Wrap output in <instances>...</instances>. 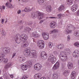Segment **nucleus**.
I'll return each instance as SVG.
<instances>
[{
  "instance_id": "1",
  "label": "nucleus",
  "mask_w": 79,
  "mask_h": 79,
  "mask_svg": "<svg viewBox=\"0 0 79 79\" xmlns=\"http://www.w3.org/2000/svg\"><path fill=\"white\" fill-rule=\"evenodd\" d=\"M28 38L27 35L24 34L16 35L15 37V41L17 44H19L21 42V40L23 42H26Z\"/></svg>"
},
{
  "instance_id": "2",
  "label": "nucleus",
  "mask_w": 79,
  "mask_h": 79,
  "mask_svg": "<svg viewBox=\"0 0 79 79\" xmlns=\"http://www.w3.org/2000/svg\"><path fill=\"white\" fill-rule=\"evenodd\" d=\"M30 51L29 48H26L25 49L24 53L27 56H29L31 58H35L37 57V54L35 52V51L33 50Z\"/></svg>"
},
{
  "instance_id": "3",
  "label": "nucleus",
  "mask_w": 79,
  "mask_h": 79,
  "mask_svg": "<svg viewBox=\"0 0 79 79\" xmlns=\"http://www.w3.org/2000/svg\"><path fill=\"white\" fill-rule=\"evenodd\" d=\"M65 53L69 54L70 53V50L67 48L64 50V52L63 51L60 52L59 58L62 61H65L66 59H67V54Z\"/></svg>"
},
{
  "instance_id": "4",
  "label": "nucleus",
  "mask_w": 79,
  "mask_h": 79,
  "mask_svg": "<svg viewBox=\"0 0 79 79\" xmlns=\"http://www.w3.org/2000/svg\"><path fill=\"white\" fill-rule=\"evenodd\" d=\"M31 16L33 18H35L36 17H38L39 19H41L44 18V14L37 11L36 12H33L31 13Z\"/></svg>"
},
{
  "instance_id": "5",
  "label": "nucleus",
  "mask_w": 79,
  "mask_h": 79,
  "mask_svg": "<svg viewBox=\"0 0 79 79\" xmlns=\"http://www.w3.org/2000/svg\"><path fill=\"white\" fill-rule=\"evenodd\" d=\"M37 45L39 48L40 49H43L44 48L45 45L44 42L42 40H40L37 42Z\"/></svg>"
},
{
  "instance_id": "6",
  "label": "nucleus",
  "mask_w": 79,
  "mask_h": 79,
  "mask_svg": "<svg viewBox=\"0 0 79 79\" xmlns=\"http://www.w3.org/2000/svg\"><path fill=\"white\" fill-rule=\"evenodd\" d=\"M2 56H0V63L2 61H4L5 63H7L8 62V59L6 58L5 59L4 56H5V54L3 53H1Z\"/></svg>"
},
{
  "instance_id": "7",
  "label": "nucleus",
  "mask_w": 79,
  "mask_h": 79,
  "mask_svg": "<svg viewBox=\"0 0 79 79\" xmlns=\"http://www.w3.org/2000/svg\"><path fill=\"white\" fill-rule=\"evenodd\" d=\"M35 69L39 71L42 68V65L40 64H37L34 65Z\"/></svg>"
},
{
  "instance_id": "8",
  "label": "nucleus",
  "mask_w": 79,
  "mask_h": 79,
  "mask_svg": "<svg viewBox=\"0 0 79 79\" xmlns=\"http://www.w3.org/2000/svg\"><path fill=\"white\" fill-rule=\"evenodd\" d=\"M42 35L45 40H47L49 39V33L45 32L42 33Z\"/></svg>"
},
{
  "instance_id": "9",
  "label": "nucleus",
  "mask_w": 79,
  "mask_h": 79,
  "mask_svg": "<svg viewBox=\"0 0 79 79\" xmlns=\"http://www.w3.org/2000/svg\"><path fill=\"white\" fill-rule=\"evenodd\" d=\"M41 56L43 60H46L48 57L47 54L45 53V52H42L41 54Z\"/></svg>"
},
{
  "instance_id": "10",
  "label": "nucleus",
  "mask_w": 79,
  "mask_h": 79,
  "mask_svg": "<svg viewBox=\"0 0 79 79\" xmlns=\"http://www.w3.org/2000/svg\"><path fill=\"white\" fill-rule=\"evenodd\" d=\"M10 48L8 47L4 48L3 49V51L4 53H10Z\"/></svg>"
},
{
  "instance_id": "11",
  "label": "nucleus",
  "mask_w": 79,
  "mask_h": 79,
  "mask_svg": "<svg viewBox=\"0 0 79 79\" xmlns=\"http://www.w3.org/2000/svg\"><path fill=\"white\" fill-rule=\"evenodd\" d=\"M73 56L75 58H78L79 56V52L77 50H75L73 53Z\"/></svg>"
},
{
  "instance_id": "12",
  "label": "nucleus",
  "mask_w": 79,
  "mask_h": 79,
  "mask_svg": "<svg viewBox=\"0 0 79 79\" xmlns=\"http://www.w3.org/2000/svg\"><path fill=\"white\" fill-rule=\"evenodd\" d=\"M50 25L51 28H55L56 27V22L53 21L50 23Z\"/></svg>"
},
{
  "instance_id": "13",
  "label": "nucleus",
  "mask_w": 79,
  "mask_h": 79,
  "mask_svg": "<svg viewBox=\"0 0 79 79\" xmlns=\"http://www.w3.org/2000/svg\"><path fill=\"white\" fill-rule=\"evenodd\" d=\"M60 66V64L58 62H56V63L54 65L52 68L53 69L55 70L59 68V67Z\"/></svg>"
},
{
  "instance_id": "14",
  "label": "nucleus",
  "mask_w": 79,
  "mask_h": 79,
  "mask_svg": "<svg viewBox=\"0 0 79 79\" xmlns=\"http://www.w3.org/2000/svg\"><path fill=\"white\" fill-rule=\"evenodd\" d=\"M31 35L32 37H35V38L39 37H40V35L37 34V33L36 31L32 32Z\"/></svg>"
},
{
  "instance_id": "15",
  "label": "nucleus",
  "mask_w": 79,
  "mask_h": 79,
  "mask_svg": "<svg viewBox=\"0 0 79 79\" xmlns=\"http://www.w3.org/2000/svg\"><path fill=\"white\" fill-rule=\"evenodd\" d=\"M67 66L68 69H71L73 68V64L72 62H69Z\"/></svg>"
},
{
  "instance_id": "16",
  "label": "nucleus",
  "mask_w": 79,
  "mask_h": 79,
  "mask_svg": "<svg viewBox=\"0 0 79 79\" xmlns=\"http://www.w3.org/2000/svg\"><path fill=\"white\" fill-rule=\"evenodd\" d=\"M65 9V7L63 5L61 6L58 9V10L59 12H61L64 10Z\"/></svg>"
},
{
  "instance_id": "17",
  "label": "nucleus",
  "mask_w": 79,
  "mask_h": 79,
  "mask_svg": "<svg viewBox=\"0 0 79 79\" xmlns=\"http://www.w3.org/2000/svg\"><path fill=\"white\" fill-rule=\"evenodd\" d=\"M46 11L48 13H50L52 11V7L51 5H48L46 6Z\"/></svg>"
},
{
  "instance_id": "18",
  "label": "nucleus",
  "mask_w": 79,
  "mask_h": 79,
  "mask_svg": "<svg viewBox=\"0 0 79 79\" xmlns=\"http://www.w3.org/2000/svg\"><path fill=\"white\" fill-rule=\"evenodd\" d=\"M77 4H75L73 5L72 7V10L73 11H75L77 10Z\"/></svg>"
},
{
  "instance_id": "19",
  "label": "nucleus",
  "mask_w": 79,
  "mask_h": 79,
  "mask_svg": "<svg viewBox=\"0 0 79 79\" xmlns=\"http://www.w3.org/2000/svg\"><path fill=\"white\" fill-rule=\"evenodd\" d=\"M48 61H51L52 64H54L56 61V58L54 57L52 59H51V60H48Z\"/></svg>"
},
{
  "instance_id": "20",
  "label": "nucleus",
  "mask_w": 79,
  "mask_h": 79,
  "mask_svg": "<svg viewBox=\"0 0 79 79\" xmlns=\"http://www.w3.org/2000/svg\"><path fill=\"white\" fill-rule=\"evenodd\" d=\"M56 47L59 49H63L64 47V46L63 44H61L57 45Z\"/></svg>"
},
{
  "instance_id": "21",
  "label": "nucleus",
  "mask_w": 79,
  "mask_h": 79,
  "mask_svg": "<svg viewBox=\"0 0 79 79\" xmlns=\"http://www.w3.org/2000/svg\"><path fill=\"white\" fill-rule=\"evenodd\" d=\"M42 76V74L40 73L35 74L34 76L35 79H39V78Z\"/></svg>"
},
{
  "instance_id": "22",
  "label": "nucleus",
  "mask_w": 79,
  "mask_h": 79,
  "mask_svg": "<svg viewBox=\"0 0 79 79\" xmlns=\"http://www.w3.org/2000/svg\"><path fill=\"white\" fill-rule=\"evenodd\" d=\"M76 72L74 71L71 73V77L72 79H74L76 78Z\"/></svg>"
},
{
  "instance_id": "23",
  "label": "nucleus",
  "mask_w": 79,
  "mask_h": 79,
  "mask_svg": "<svg viewBox=\"0 0 79 79\" xmlns=\"http://www.w3.org/2000/svg\"><path fill=\"white\" fill-rule=\"evenodd\" d=\"M19 61L20 62H21L23 63V62H24L26 60V58L24 57H21V56H19Z\"/></svg>"
},
{
  "instance_id": "24",
  "label": "nucleus",
  "mask_w": 79,
  "mask_h": 79,
  "mask_svg": "<svg viewBox=\"0 0 79 79\" xmlns=\"http://www.w3.org/2000/svg\"><path fill=\"white\" fill-rule=\"evenodd\" d=\"M46 1V0H38V2L40 5H44Z\"/></svg>"
},
{
  "instance_id": "25",
  "label": "nucleus",
  "mask_w": 79,
  "mask_h": 79,
  "mask_svg": "<svg viewBox=\"0 0 79 79\" xmlns=\"http://www.w3.org/2000/svg\"><path fill=\"white\" fill-rule=\"evenodd\" d=\"M25 63L27 67H31L32 66V62L31 61H27Z\"/></svg>"
},
{
  "instance_id": "26",
  "label": "nucleus",
  "mask_w": 79,
  "mask_h": 79,
  "mask_svg": "<svg viewBox=\"0 0 79 79\" xmlns=\"http://www.w3.org/2000/svg\"><path fill=\"white\" fill-rule=\"evenodd\" d=\"M12 65V63H11V62H9L5 66V68L6 69H7L8 68H9Z\"/></svg>"
},
{
  "instance_id": "27",
  "label": "nucleus",
  "mask_w": 79,
  "mask_h": 79,
  "mask_svg": "<svg viewBox=\"0 0 79 79\" xmlns=\"http://www.w3.org/2000/svg\"><path fill=\"white\" fill-rule=\"evenodd\" d=\"M58 75L57 74V72H55L53 74V79H58Z\"/></svg>"
},
{
  "instance_id": "28",
  "label": "nucleus",
  "mask_w": 79,
  "mask_h": 79,
  "mask_svg": "<svg viewBox=\"0 0 79 79\" xmlns=\"http://www.w3.org/2000/svg\"><path fill=\"white\" fill-rule=\"evenodd\" d=\"M58 32V30L56 29H54L50 31L49 32L50 34H55V33H56Z\"/></svg>"
},
{
  "instance_id": "29",
  "label": "nucleus",
  "mask_w": 79,
  "mask_h": 79,
  "mask_svg": "<svg viewBox=\"0 0 79 79\" xmlns=\"http://www.w3.org/2000/svg\"><path fill=\"white\" fill-rule=\"evenodd\" d=\"M21 68L22 70H27V67L26 65H23L21 66Z\"/></svg>"
},
{
  "instance_id": "30",
  "label": "nucleus",
  "mask_w": 79,
  "mask_h": 79,
  "mask_svg": "<svg viewBox=\"0 0 79 79\" xmlns=\"http://www.w3.org/2000/svg\"><path fill=\"white\" fill-rule=\"evenodd\" d=\"M63 74L65 76H68L69 75V72L68 70H65L63 72Z\"/></svg>"
},
{
  "instance_id": "31",
  "label": "nucleus",
  "mask_w": 79,
  "mask_h": 79,
  "mask_svg": "<svg viewBox=\"0 0 79 79\" xmlns=\"http://www.w3.org/2000/svg\"><path fill=\"white\" fill-rule=\"evenodd\" d=\"M57 17H59V18L61 19L62 18L64 17V15L63 14H59L57 15Z\"/></svg>"
},
{
  "instance_id": "32",
  "label": "nucleus",
  "mask_w": 79,
  "mask_h": 79,
  "mask_svg": "<svg viewBox=\"0 0 79 79\" xmlns=\"http://www.w3.org/2000/svg\"><path fill=\"white\" fill-rule=\"evenodd\" d=\"M68 29H74V27L71 24H69L68 25Z\"/></svg>"
},
{
  "instance_id": "33",
  "label": "nucleus",
  "mask_w": 79,
  "mask_h": 79,
  "mask_svg": "<svg viewBox=\"0 0 79 79\" xmlns=\"http://www.w3.org/2000/svg\"><path fill=\"white\" fill-rule=\"evenodd\" d=\"M72 31L69 30V29H66L65 31V33L66 34H69V33H71Z\"/></svg>"
},
{
  "instance_id": "34",
  "label": "nucleus",
  "mask_w": 79,
  "mask_h": 79,
  "mask_svg": "<svg viewBox=\"0 0 79 79\" xmlns=\"http://www.w3.org/2000/svg\"><path fill=\"white\" fill-rule=\"evenodd\" d=\"M6 6L8 7V8H13V6H12V5L8 3H6Z\"/></svg>"
},
{
  "instance_id": "35",
  "label": "nucleus",
  "mask_w": 79,
  "mask_h": 79,
  "mask_svg": "<svg viewBox=\"0 0 79 79\" xmlns=\"http://www.w3.org/2000/svg\"><path fill=\"white\" fill-rule=\"evenodd\" d=\"M28 45H29V44L28 42H27L23 44V45H22V47H23V48H26L27 47Z\"/></svg>"
},
{
  "instance_id": "36",
  "label": "nucleus",
  "mask_w": 79,
  "mask_h": 79,
  "mask_svg": "<svg viewBox=\"0 0 79 79\" xmlns=\"http://www.w3.org/2000/svg\"><path fill=\"white\" fill-rule=\"evenodd\" d=\"M54 58V56H53V54H50L49 55V57L48 59V60H51V59H52V58Z\"/></svg>"
},
{
  "instance_id": "37",
  "label": "nucleus",
  "mask_w": 79,
  "mask_h": 79,
  "mask_svg": "<svg viewBox=\"0 0 79 79\" xmlns=\"http://www.w3.org/2000/svg\"><path fill=\"white\" fill-rule=\"evenodd\" d=\"M74 35L76 37H79V31L75 32L74 34Z\"/></svg>"
},
{
  "instance_id": "38",
  "label": "nucleus",
  "mask_w": 79,
  "mask_h": 79,
  "mask_svg": "<svg viewBox=\"0 0 79 79\" xmlns=\"http://www.w3.org/2000/svg\"><path fill=\"white\" fill-rule=\"evenodd\" d=\"M31 28L29 27H26L25 28V31L26 32H28L29 31H31Z\"/></svg>"
},
{
  "instance_id": "39",
  "label": "nucleus",
  "mask_w": 79,
  "mask_h": 79,
  "mask_svg": "<svg viewBox=\"0 0 79 79\" xmlns=\"http://www.w3.org/2000/svg\"><path fill=\"white\" fill-rule=\"evenodd\" d=\"M74 45L76 47H79V43L77 42H75L74 44Z\"/></svg>"
},
{
  "instance_id": "40",
  "label": "nucleus",
  "mask_w": 79,
  "mask_h": 79,
  "mask_svg": "<svg viewBox=\"0 0 79 79\" xmlns=\"http://www.w3.org/2000/svg\"><path fill=\"white\" fill-rule=\"evenodd\" d=\"M53 46V43L52 42H50L48 43V46L49 48H52Z\"/></svg>"
},
{
  "instance_id": "41",
  "label": "nucleus",
  "mask_w": 79,
  "mask_h": 79,
  "mask_svg": "<svg viewBox=\"0 0 79 79\" xmlns=\"http://www.w3.org/2000/svg\"><path fill=\"white\" fill-rule=\"evenodd\" d=\"M25 12H29V11H31L30 8H25L24 10Z\"/></svg>"
},
{
  "instance_id": "42",
  "label": "nucleus",
  "mask_w": 79,
  "mask_h": 79,
  "mask_svg": "<svg viewBox=\"0 0 79 79\" xmlns=\"http://www.w3.org/2000/svg\"><path fill=\"white\" fill-rule=\"evenodd\" d=\"M28 75H25L23 77L22 79H26L28 78Z\"/></svg>"
},
{
  "instance_id": "43",
  "label": "nucleus",
  "mask_w": 79,
  "mask_h": 79,
  "mask_svg": "<svg viewBox=\"0 0 79 79\" xmlns=\"http://www.w3.org/2000/svg\"><path fill=\"white\" fill-rule=\"evenodd\" d=\"M73 0H72L69 2H67L68 4L69 5H72L73 4Z\"/></svg>"
},
{
  "instance_id": "44",
  "label": "nucleus",
  "mask_w": 79,
  "mask_h": 79,
  "mask_svg": "<svg viewBox=\"0 0 79 79\" xmlns=\"http://www.w3.org/2000/svg\"><path fill=\"white\" fill-rule=\"evenodd\" d=\"M3 76L4 77H5L6 78H7V77H8V74H7L6 73L4 74Z\"/></svg>"
},
{
  "instance_id": "45",
  "label": "nucleus",
  "mask_w": 79,
  "mask_h": 79,
  "mask_svg": "<svg viewBox=\"0 0 79 79\" xmlns=\"http://www.w3.org/2000/svg\"><path fill=\"white\" fill-rule=\"evenodd\" d=\"M2 35H6V32L5 31H2Z\"/></svg>"
},
{
  "instance_id": "46",
  "label": "nucleus",
  "mask_w": 79,
  "mask_h": 79,
  "mask_svg": "<svg viewBox=\"0 0 79 79\" xmlns=\"http://www.w3.org/2000/svg\"><path fill=\"white\" fill-rule=\"evenodd\" d=\"M67 41H69L70 40V39H71V37H70V36L69 35L67 36Z\"/></svg>"
},
{
  "instance_id": "47",
  "label": "nucleus",
  "mask_w": 79,
  "mask_h": 79,
  "mask_svg": "<svg viewBox=\"0 0 79 79\" xmlns=\"http://www.w3.org/2000/svg\"><path fill=\"white\" fill-rule=\"evenodd\" d=\"M16 56V52H14L13 54H12V58H13L15 56Z\"/></svg>"
},
{
  "instance_id": "48",
  "label": "nucleus",
  "mask_w": 79,
  "mask_h": 79,
  "mask_svg": "<svg viewBox=\"0 0 79 79\" xmlns=\"http://www.w3.org/2000/svg\"><path fill=\"white\" fill-rule=\"evenodd\" d=\"M54 53L55 55H58V53L57 52H56V51H55L54 52Z\"/></svg>"
},
{
  "instance_id": "49",
  "label": "nucleus",
  "mask_w": 79,
  "mask_h": 79,
  "mask_svg": "<svg viewBox=\"0 0 79 79\" xmlns=\"http://www.w3.org/2000/svg\"><path fill=\"white\" fill-rule=\"evenodd\" d=\"M77 15L78 16H79V10L77 11Z\"/></svg>"
},
{
  "instance_id": "50",
  "label": "nucleus",
  "mask_w": 79,
  "mask_h": 79,
  "mask_svg": "<svg viewBox=\"0 0 79 79\" xmlns=\"http://www.w3.org/2000/svg\"><path fill=\"white\" fill-rule=\"evenodd\" d=\"M21 13V10H19L17 12V14H19Z\"/></svg>"
},
{
  "instance_id": "51",
  "label": "nucleus",
  "mask_w": 79,
  "mask_h": 79,
  "mask_svg": "<svg viewBox=\"0 0 79 79\" xmlns=\"http://www.w3.org/2000/svg\"><path fill=\"white\" fill-rule=\"evenodd\" d=\"M65 16L66 17H69V16H70V15H69V14H67Z\"/></svg>"
},
{
  "instance_id": "52",
  "label": "nucleus",
  "mask_w": 79,
  "mask_h": 79,
  "mask_svg": "<svg viewBox=\"0 0 79 79\" xmlns=\"http://www.w3.org/2000/svg\"><path fill=\"white\" fill-rule=\"evenodd\" d=\"M4 22V19H2L1 22L2 24H3V22Z\"/></svg>"
},
{
  "instance_id": "53",
  "label": "nucleus",
  "mask_w": 79,
  "mask_h": 79,
  "mask_svg": "<svg viewBox=\"0 0 79 79\" xmlns=\"http://www.w3.org/2000/svg\"><path fill=\"white\" fill-rule=\"evenodd\" d=\"M40 79H46V78L44 77H43L40 78Z\"/></svg>"
},
{
  "instance_id": "54",
  "label": "nucleus",
  "mask_w": 79,
  "mask_h": 79,
  "mask_svg": "<svg viewBox=\"0 0 79 79\" xmlns=\"http://www.w3.org/2000/svg\"><path fill=\"white\" fill-rule=\"evenodd\" d=\"M10 77L11 78H13V75H10Z\"/></svg>"
},
{
  "instance_id": "55",
  "label": "nucleus",
  "mask_w": 79,
  "mask_h": 79,
  "mask_svg": "<svg viewBox=\"0 0 79 79\" xmlns=\"http://www.w3.org/2000/svg\"><path fill=\"white\" fill-rule=\"evenodd\" d=\"M3 9V7L2 6H0V9L2 10Z\"/></svg>"
},
{
  "instance_id": "56",
  "label": "nucleus",
  "mask_w": 79,
  "mask_h": 79,
  "mask_svg": "<svg viewBox=\"0 0 79 79\" xmlns=\"http://www.w3.org/2000/svg\"><path fill=\"white\" fill-rule=\"evenodd\" d=\"M2 8L3 10H5V6H2Z\"/></svg>"
},
{
  "instance_id": "57",
  "label": "nucleus",
  "mask_w": 79,
  "mask_h": 79,
  "mask_svg": "<svg viewBox=\"0 0 79 79\" xmlns=\"http://www.w3.org/2000/svg\"><path fill=\"white\" fill-rule=\"evenodd\" d=\"M43 22H44V20H41L40 22V24H41V23H42Z\"/></svg>"
},
{
  "instance_id": "58",
  "label": "nucleus",
  "mask_w": 79,
  "mask_h": 79,
  "mask_svg": "<svg viewBox=\"0 0 79 79\" xmlns=\"http://www.w3.org/2000/svg\"><path fill=\"white\" fill-rule=\"evenodd\" d=\"M22 1L23 2H27V0H22Z\"/></svg>"
},
{
  "instance_id": "59",
  "label": "nucleus",
  "mask_w": 79,
  "mask_h": 79,
  "mask_svg": "<svg viewBox=\"0 0 79 79\" xmlns=\"http://www.w3.org/2000/svg\"><path fill=\"white\" fill-rule=\"evenodd\" d=\"M28 24L29 25L30 24H32V23H31V22H28Z\"/></svg>"
},
{
  "instance_id": "60",
  "label": "nucleus",
  "mask_w": 79,
  "mask_h": 79,
  "mask_svg": "<svg viewBox=\"0 0 79 79\" xmlns=\"http://www.w3.org/2000/svg\"><path fill=\"white\" fill-rule=\"evenodd\" d=\"M72 0H67V3L69 2H71V1H72Z\"/></svg>"
},
{
  "instance_id": "61",
  "label": "nucleus",
  "mask_w": 79,
  "mask_h": 79,
  "mask_svg": "<svg viewBox=\"0 0 79 79\" xmlns=\"http://www.w3.org/2000/svg\"><path fill=\"white\" fill-rule=\"evenodd\" d=\"M50 18H51V19H53V18H55L54 17H49Z\"/></svg>"
},
{
  "instance_id": "62",
  "label": "nucleus",
  "mask_w": 79,
  "mask_h": 79,
  "mask_svg": "<svg viewBox=\"0 0 79 79\" xmlns=\"http://www.w3.org/2000/svg\"><path fill=\"white\" fill-rule=\"evenodd\" d=\"M35 44H36V43H35V42H34L33 43V45Z\"/></svg>"
},
{
  "instance_id": "63",
  "label": "nucleus",
  "mask_w": 79,
  "mask_h": 79,
  "mask_svg": "<svg viewBox=\"0 0 79 79\" xmlns=\"http://www.w3.org/2000/svg\"><path fill=\"white\" fill-rule=\"evenodd\" d=\"M0 79H3V78L2 77H0Z\"/></svg>"
},
{
  "instance_id": "64",
  "label": "nucleus",
  "mask_w": 79,
  "mask_h": 79,
  "mask_svg": "<svg viewBox=\"0 0 79 79\" xmlns=\"http://www.w3.org/2000/svg\"><path fill=\"white\" fill-rule=\"evenodd\" d=\"M66 12H67V13H69V10H67V11H66Z\"/></svg>"
}]
</instances>
